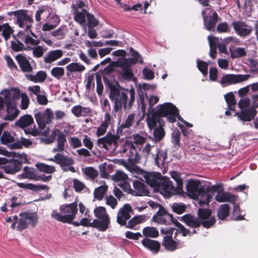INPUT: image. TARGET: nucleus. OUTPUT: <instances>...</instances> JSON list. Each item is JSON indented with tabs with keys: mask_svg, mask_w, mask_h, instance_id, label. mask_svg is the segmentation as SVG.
<instances>
[{
	"mask_svg": "<svg viewBox=\"0 0 258 258\" xmlns=\"http://www.w3.org/2000/svg\"><path fill=\"white\" fill-rule=\"evenodd\" d=\"M103 81L109 89V98L114 103V109L116 111L122 107L124 109L131 108L135 102V92L134 89L124 90L123 91L117 88L106 77H103Z\"/></svg>",
	"mask_w": 258,
	"mask_h": 258,
	"instance_id": "obj_1",
	"label": "nucleus"
},
{
	"mask_svg": "<svg viewBox=\"0 0 258 258\" xmlns=\"http://www.w3.org/2000/svg\"><path fill=\"white\" fill-rule=\"evenodd\" d=\"M177 108L172 103L167 102L160 104L157 106L156 110L152 109L150 115H148L147 121L149 127L151 128L157 125V122H164L162 117H166L167 120L171 123L175 122L174 115L176 114Z\"/></svg>",
	"mask_w": 258,
	"mask_h": 258,
	"instance_id": "obj_2",
	"label": "nucleus"
},
{
	"mask_svg": "<svg viewBox=\"0 0 258 258\" xmlns=\"http://www.w3.org/2000/svg\"><path fill=\"white\" fill-rule=\"evenodd\" d=\"M106 211H93V214L96 217L92 219L93 213L87 211L85 214V217L81 220V225L90 226L97 228L99 231H105L108 227L109 217L105 213Z\"/></svg>",
	"mask_w": 258,
	"mask_h": 258,
	"instance_id": "obj_3",
	"label": "nucleus"
},
{
	"mask_svg": "<svg viewBox=\"0 0 258 258\" xmlns=\"http://www.w3.org/2000/svg\"><path fill=\"white\" fill-rule=\"evenodd\" d=\"M183 221L188 226L199 227L201 225L204 227L209 228L215 223V219L211 215V211H198V217L186 214L182 217Z\"/></svg>",
	"mask_w": 258,
	"mask_h": 258,
	"instance_id": "obj_4",
	"label": "nucleus"
},
{
	"mask_svg": "<svg viewBox=\"0 0 258 258\" xmlns=\"http://www.w3.org/2000/svg\"><path fill=\"white\" fill-rule=\"evenodd\" d=\"M8 15L14 16L17 18V24L19 27L26 31L30 30L34 23L32 14H29L28 11L25 9L9 12Z\"/></svg>",
	"mask_w": 258,
	"mask_h": 258,
	"instance_id": "obj_5",
	"label": "nucleus"
},
{
	"mask_svg": "<svg viewBox=\"0 0 258 258\" xmlns=\"http://www.w3.org/2000/svg\"><path fill=\"white\" fill-rule=\"evenodd\" d=\"M155 190L159 192L165 198H169L174 195H182L177 191L173 182L167 176H163L158 181Z\"/></svg>",
	"mask_w": 258,
	"mask_h": 258,
	"instance_id": "obj_6",
	"label": "nucleus"
},
{
	"mask_svg": "<svg viewBox=\"0 0 258 258\" xmlns=\"http://www.w3.org/2000/svg\"><path fill=\"white\" fill-rule=\"evenodd\" d=\"M20 218L18 220L17 228L19 231H22L27 228L29 224L35 227L38 222V215L36 212L32 211H24L19 214Z\"/></svg>",
	"mask_w": 258,
	"mask_h": 258,
	"instance_id": "obj_7",
	"label": "nucleus"
},
{
	"mask_svg": "<svg viewBox=\"0 0 258 258\" xmlns=\"http://www.w3.org/2000/svg\"><path fill=\"white\" fill-rule=\"evenodd\" d=\"M47 160L54 162L59 165L61 169L64 172L69 171L73 173L76 172L75 168L73 166L75 161L72 158L68 156L57 153L53 158H48Z\"/></svg>",
	"mask_w": 258,
	"mask_h": 258,
	"instance_id": "obj_8",
	"label": "nucleus"
},
{
	"mask_svg": "<svg viewBox=\"0 0 258 258\" xmlns=\"http://www.w3.org/2000/svg\"><path fill=\"white\" fill-rule=\"evenodd\" d=\"M187 195L192 199L204 198V186L201 185L200 180L193 179L188 180L186 184Z\"/></svg>",
	"mask_w": 258,
	"mask_h": 258,
	"instance_id": "obj_9",
	"label": "nucleus"
},
{
	"mask_svg": "<svg viewBox=\"0 0 258 258\" xmlns=\"http://www.w3.org/2000/svg\"><path fill=\"white\" fill-rule=\"evenodd\" d=\"M34 117L39 128L42 130L46 127V124L52 123V120L54 118V114L52 110L47 108L44 112L35 113Z\"/></svg>",
	"mask_w": 258,
	"mask_h": 258,
	"instance_id": "obj_10",
	"label": "nucleus"
},
{
	"mask_svg": "<svg viewBox=\"0 0 258 258\" xmlns=\"http://www.w3.org/2000/svg\"><path fill=\"white\" fill-rule=\"evenodd\" d=\"M223 190L224 187L222 183L208 186L207 187H204V198H201L199 200V205L200 206L208 205L211 201L214 194L217 192L218 194Z\"/></svg>",
	"mask_w": 258,
	"mask_h": 258,
	"instance_id": "obj_11",
	"label": "nucleus"
},
{
	"mask_svg": "<svg viewBox=\"0 0 258 258\" xmlns=\"http://www.w3.org/2000/svg\"><path fill=\"white\" fill-rule=\"evenodd\" d=\"M112 135L107 133L104 137L100 138L97 140V146L105 149L108 150L112 145L116 148L118 146V140L120 137L118 135Z\"/></svg>",
	"mask_w": 258,
	"mask_h": 258,
	"instance_id": "obj_12",
	"label": "nucleus"
},
{
	"mask_svg": "<svg viewBox=\"0 0 258 258\" xmlns=\"http://www.w3.org/2000/svg\"><path fill=\"white\" fill-rule=\"evenodd\" d=\"M249 77V74H226L223 76L220 83L223 87H225L244 82L247 80Z\"/></svg>",
	"mask_w": 258,
	"mask_h": 258,
	"instance_id": "obj_13",
	"label": "nucleus"
},
{
	"mask_svg": "<svg viewBox=\"0 0 258 258\" xmlns=\"http://www.w3.org/2000/svg\"><path fill=\"white\" fill-rule=\"evenodd\" d=\"M77 211H54L51 216L56 220L62 222L70 223L74 219Z\"/></svg>",
	"mask_w": 258,
	"mask_h": 258,
	"instance_id": "obj_14",
	"label": "nucleus"
},
{
	"mask_svg": "<svg viewBox=\"0 0 258 258\" xmlns=\"http://www.w3.org/2000/svg\"><path fill=\"white\" fill-rule=\"evenodd\" d=\"M232 25L236 33L240 37H245L250 34L253 31V28L250 26L242 21L233 22Z\"/></svg>",
	"mask_w": 258,
	"mask_h": 258,
	"instance_id": "obj_15",
	"label": "nucleus"
},
{
	"mask_svg": "<svg viewBox=\"0 0 258 258\" xmlns=\"http://www.w3.org/2000/svg\"><path fill=\"white\" fill-rule=\"evenodd\" d=\"M216 201L219 203L228 202L234 205L233 210H236L235 205L238 201V197L230 192L222 190L218 192L215 198Z\"/></svg>",
	"mask_w": 258,
	"mask_h": 258,
	"instance_id": "obj_16",
	"label": "nucleus"
},
{
	"mask_svg": "<svg viewBox=\"0 0 258 258\" xmlns=\"http://www.w3.org/2000/svg\"><path fill=\"white\" fill-rule=\"evenodd\" d=\"M7 164L1 168L4 170L5 173L8 174H15L20 171L22 167V162L18 160H9Z\"/></svg>",
	"mask_w": 258,
	"mask_h": 258,
	"instance_id": "obj_17",
	"label": "nucleus"
},
{
	"mask_svg": "<svg viewBox=\"0 0 258 258\" xmlns=\"http://www.w3.org/2000/svg\"><path fill=\"white\" fill-rule=\"evenodd\" d=\"M134 189L132 191V195L134 196H143L149 193L148 186L142 181L135 180L133 181Z\"/></svg>",
	"mask_w": 258,
	"mask_h": 258,
	"instance_id": "obj_18",
	"label": "nucleus"
},
{
	"mask_svg": "<svg viewBox=\"0 0 258 258\" xmlns=\"http://www.w3.org/2000/svg\"><path fill=\"white\" fill-rule=\"evenodd\" d=\"M152 219L160 224L168 225L173 221L172 215L167 212V211H158Z\"/></svg>",
	"mask_w": 258,
	"mask_h": 258,
	"instance_id": "obj_19",
	"label": "nucleus"
},
{
	"mask_svg": "<svg viewBox=\"0 0 258 258\" xmlns=\"http://www.w3.org/2000/svg\"><path fill=\"white\" fill-rule=\"evenodd\" d=\"M202 14L204 17V23L206 30L214 31L219 17L217 12H214L213 15L209 17L204 16V11H203Z\"/></svg>",
	"mask_w": 258,
	"mask_h": 258,
	"instance_id": "obj_20",
	"label": "nucleus"
},
{
	"mask_svg": "<svg viewBox=\"0 0 258 258\" xmlns=\"http://www.w3.org/2000/svg\"><path fill=\"white\" fill-rule=\"evenodd\" d=\"M51 15L49 8L46 6H42L40 7L36 12L35 20L38 23H40L41 20L44 21H49L48 19Z\"/></svg>",
	"mask_w": 258,
	"mask_h": 258,
	"instance_id": "obj_21",
	"label": "nucleus"
},
{
	"mask_svg": "<svg viewBox=\"0 0 258 258\" xmlns=\"http://www.w3.org/2000/svg\"><path fill=\"white\" fill-rule=\"evenodd\" d=\"M144 177L146 180V183L151 187H154L155 189L159 182L158 181L162 177V176L160 173L158 172H146L144 174Z\"/></svg>",
	"mask_w": 258,
	"mask_h": 258,
	"instance_id": "obj_22",
	"label": "nucleus"
},
{
	"mask_svg": "<svg viewBox=\"0 0 258 258\" xmlns=\"http://www.w3.org/2000/svg\"><path fill=\"white\" fill-rule=\"evenodd\" d=\"M15 58L23 72L30 73L32 71V67L25 56L21 54H18L16 56Z\"/></svg>",
	"mask_w": 258,
	"mask_h": 258,
	"instance_id": "obj_23",
	"label": "nucleus"
},
{
	"mask_svg": "<svg viewBox=\"0 0 258 258\" xmlns=\"http://www.w3.org/2000/svg\"><path fill=\"white\" fill-rule=\"evenodd\" d=\"M34 123V119L31 115L25 114L21 116L20 118L16 121L15 125L22 129L27 128Z\"/></svg>",
	"mask_w": 258,
	"mask_h": 258,
	"instance_id": "obj_24",
	"label": "nucleus"
},
{
	"mask_svg": "<svg viewBox=\"0 0 258 258\" xmlns=\"http://www.w3.org/2000/svg\"><path fill=\"white\" fill-rule=\"evenodd\" d=\"M63 51L61 49H56L48 51L43 57L46 63H51L60 58L63 55Z\"/></svg>",
	"mask_w": 258,
	"mask_h": 258,
	"instance_id": "obj_25",
	"label": "nucleus"
},
{
	"mask_svg": "<svg viewBox=\"0 0 258 258\" xmlns=\"http://www.w3.org/2000/svg\"><path fill=\"white\" fill-rule=\"evenodd\" d=\"M256 111L253 108H249L237 112L236 114L243 121H250L253 119L256 115Z\"/></svg>",
	"mask_w": 258,
	"mask_h": 258,
	"instance_id": "obj_26",
	"label": "nucleus"
},
{
	"mask_svg": "<svg viewBox=\"0 0 258 258\" xmlns=\"http://www.w3.org/2000/svg\"><path fill=\"white\" fill-rule=\"evenodd\" d=\"M72 112L75 116L79 117L90 115L92 110L89 107H85L79 105L74 106L72 109Z\"/></svg>",
	"mask_w": 258,
	"mask_h": 258,
	"instance_id": "obj_27",
	"label": "nucleus"
},
{
	"mask_svg": "<svg viewBox=\"0 0 258 258\" xmlns=\"http://www.w3.org/2000/svg\"><path fill=\"white\" fill-rule=\"evenodd\" d=\"M178 243L172 239L171 235H167L163 238L162 245L168 251H174L177 248Z\"/></svg>",
	"mask_w": 258,
	"mask_h": 258,
	"instance_id": "obj_28",
	"label": "nucleus"
},
{
	"mask_svg": "<svg viewBox=\"0 0 258 258\" xmlns=\"http://www.w3.org/2000/svg\"><path fill=\"white\" fill-rule=\"evenodd\" d=\"M111 117L109 113H107L104 116V121L102 122L98 127L96 135L97 137L103 136L106 132L107 127L110 123Z\"/></svg>",
	"mask_w": 258,
	"mask_h": 258,
	"instance_id": "obj_29",
	"label": "nucleus"
},
{
	"mask_svg": "<svg viewBox=\"0 0 258 258\" xmlns=\"http://www.w3.org/2000/svg\"><path fill=\"white\" fill-rule=\"evenodd\" d=\"M170 175L171 178L176 182V186L175 187L177 191L180 192L183 195L184 194L183 190V182L182 178L181 177L180 173L177 171H172L170 172Z\"/></svg>",
	"mask_w": 258,
	"mask_h": 258,
	"instance_id": "obj_30",
	"label": "nucleus"
},
{
	"mask_svg": "<svg viewBox=\"0 0 258 258\" xmlns=\"http://www.w3.org/2000/svg\"><path fill=\"white\" fill-rule=\"evenodd\" d=\"M25 77L28 80L34 83H42L46 79L47 74L45 72L40 71L38 72L35 75L26 74Z\"/></svg>",
	"mask_w": 258,
	"mask_h": 258,
	"instance_id": "obj_31",
	"label": "nucleus"
},
{
	"mask_svg": "<svg viewBox=\"0 0 258 258\" xmlns=\"http://www.w3.org/2000/svg\"><path fill=\"white\" fill-rule=\"evenodd\" d=\"M102 183L103 184L96 188L94 191V198L99 201H101L103 199L108 189V186L105 184V182L102 181L100 183L101 184Z\"/></svg>",
	"mask_w": 258,
	"mask_h": 258,
	"instance_id": "obj_32",
	"label": "nucleus"
},
{
	"mask_svg": "<svg viewBox=\"0 0 258 258\" xmlns=\"http://www.w3.org/2000/svg\"><path fill=\"white\" fill-rule=\"evenodd\" d=\"M143 245L151 250L159 251L160 244L157 241L148 238H145L142 241Z\"/></svg>",
	"mask_w": 258,
	"mask_h": 258,
	"instance_id": "obj_33",
	"label": "nucleus"
},
{
	"mask_svg": "<svg viewBox=\"0 0 258 258\" xmlns=\"http://www.w3.org/2000/svg\"><path fill=\"white\" fill-rule=\"evenodd\" d=\"M58 137L56 139L57 145L60 149H65V144L67 143V136L68 134V131L64 130L63 132L57 131Z\"/></svg>",
	"mask_w": 258,
	"mask_h": 258,
	"instance_id": "obj_34",
	"label": "nucleus"
},
{
	"mask_svg": "<svg viewBox=\"0 0 258 258\" xmlns=\"http://www.w3.org/2000/svg\"><path fill=\"white\" fill-rule=\"evenodd\" d=\"M68 76L73 72H82L85 70V67L78 62H72L66 67Z\"/></svg>",
	"mask_w": 258,
	"mask_h": 258,
	"instance_id": "obj_35",
	"label": "nucleus"
},
{
	"mask_svg": "<svg viewBox=\"0 0 258 258\" xmlns=\"http://www.w3.org/2000/svg\"><path fill=\"white\" fill-rule=\"evenodd\" d=\"M224 98L227 104L228 109L230 110L234 111L236 101L234 94L232 92H229L224 95Z\"/></svg>",
	"mask_w": 258,
	"mask_h": 258,
	"instance_id": "obj_36",
	"label": "nucleus"
},
{
	"mask_svg": "<svg viewBox=\"0 0 258 258\" xmlns=\"http://www.w3.org/2000/svg\"><path fill=\"white\" fill-rule=\"evenodd\" d=\"M18 185L21 188L31 189L32 190H47L48 186L45 185L37 186L32 183H18Z\"/></svg>",
	"mask_w": 258,
	"mask_h": 258,
	"instance_id": "obj_37",
	"label": "nucleus"
},
{
	"mask_svg": "<svg viewBox=\"0 0 258 258\" xmlns=\"http://www.w3.org/2000/svg\"><path fill=\"white\" fill-rule=\"evenodd\" d=\"M132 211H119L117 217V222L121 225H125L126 221L131 218L130 212Z\"/></svg>",
	"mask_w": 258,
	"mask_h": 258,
	"instance_id": "obj_38",
	"label": "nucleus"
},
{
	"mask_svg": "<svg viewBox=\"0 0 258 258\" xmlns=\"http://www.w3.org/2000/svg\"><path fill=\"white\" fill-rule=\"evenodd\" d=\"M51 20H52L51 24L46 23L43 25L42 30L43 31H48L54 29L59 23V19L56 16H52Z\"/></svg>",
	"mask_w": 258,
	"mask_h": 258,
	"instance_id": "obj_39",
	"label": "nucleus"
},
{
	"mask_svg": "<svg viewBox=\"0 0 258 258\" xmlns=\"http://www.w3.org/2000/svg\"><path fill=\"white\" fill-rule=\"evenodd\" d=\"M135 116V114L134 113L129 114L127 116L125 122L122 123L121 125L117 129V133L119 134V133H121L123 128H130L132 125L134 121Z\"/></svg>",
	"mask_w": 258,
	"mask_h": 258,
	"instance_id": "obj_40",
	"label": "nucleus"
},
{
	"mask_svg": "<svg viewBox=\"0 0 258 258\" xmlns=\"http://www.w3.org/2000/svg\"><path fill=\"white\" fill-rule=\"evenodd\" d=\"M158 127H155L154 130V137L156 142L160 141L165 136V132L163 128L164 122L161 121Z\"/></svg>",
	"mask_w": 258,
	"mask_h": 258,
	"instance_id": "obj_41",
	"label": "nucleus"
},
{
	"mask_svg": "<svg viewBox=\"0 0 258 258\" xmlns=\"http://www.w3.org/2000/svg\"><path fill=\"white\" fill-rule=\"evenodd\" d=\"M36 167L39 171L47 174H51L55 171V169L54 166L48 165L42 163L36 164Z\"/></svg>",
	"mask_w": 258,
	"mask_h": 258,
	"instance_id": "obj_42",
	"label": "nucleus"
},
{
	"mask_svg": "<svg viewBox=\"0 0 258 258\" xmlns=\"http://www.w3.org/2000/svg\"><path fill=\"white\" fill-rule=\"evenodd\" d=\"M74 14H75V20L80 24H83L86 21V14L87 15L88 13L85 9H83L82 12H79L78 10L74 9Z\"/></svg>",
	"mask_w": 258,
	"mask_h": 258,
	"instance_id": "obj_43",
	"label": "nucleus"
},
{
	"mask_svg": "<svg viewBox=\"0 0 258 258\" xmlns=\"http://www.w3.org/2000/svg\"><path fill=\"white\" fill-rule=\"evenodd\" d=\"M83 173L91 180H94L98 176V172L93 167H88L83 170Z\"/></svg>",
	"mask_w": 258,
	"mask_h": 258,
	"instance_id": "obj_44",
	"label": "nucleus"
},
{
	"mask_svg": "<svg viewBox=\"0 0 258 258\" xmlns=\"http://www.w3.org/2000/svg\"><path fill=\"white\" fill-rule=\"evenodd\" d=\"M23 170L24 173L21 175L23 178L36 180L37 175L35 174L34 169H30L28 167H25Z\"/></svg>",
	"mask_w": 258,
	"mask_h": 258,
	"instance_id": "obj_45",
	"label": "nucleus"
},
{
	"mask_svg": "<svg viewBox=\"0 0 258 258\" xmlns=\"http://www.w3.org/2000/svg\"><path fill=\"white\" fill-rule=\"evenodd\" d=\"M11 45L12 49L15 52L26 50L28 49V46L25 47L23 43L19 40H17L16 41H12L11 42Z\"/></svg>",
	"mask_w": 258,
	"mask_h": 258,
	"instance_id": "obj_46",
	"label": "nucleus"
},
{
	"mask_svg": "<svg viewBox=\"0 0 258 258\" xmlns=\"http://www.w3.org/2000/svg\"><path fill=\"white\" fill-rule=\"evenodd\" d=\"M143 232L146 237H156L159 235L158 231L155 227H146Z\"/></svg>",
	"mask_w": 258,
	"mask_h": 258,
	"instance_id": "obj_47",
	"label": "nucleus"
},
{
	"mask_svg": "<svg viewBox=\"0 0 258 258\" xmlns=\"http://www.w3.org/2000/svg\"><path fill=\"white\" fill-rule=\"evenodd\" d=\"M0 139L1 143L4 145L12 143L15 141V138L11 135L10 133L7 131L4 132Z\"/></svg>",
	"mask_w": 258,
	"mask_h": 258,
	"instance_id": "obj_48",
	"label": "nucleus"
},
{
	"mask_svg": "<svg viewBox=\"0 0 258 258\" xmlns=\"http://www.w3.org/2000/svg\"><path fill=\"white\" fill-rule=\"evenodd\" d=\"M51 75L56 79L59 80L64 75V70L61 67H54L51 70Z\"/></svg>",
	"mask_w": 258,
	"mask_h": 258,
	"instance_id": "obj_49",
	"label": "nucleus"
},
{
	"mask_svg": "<svg viewBox=\"0 0 258 258\" xmlns=\"http://www.w3.org/2000/svg\"><path fill=\"white\" fill-rule=\"evenodd\" d=\"M181 134L179 130L174 131L171 134L172 143L175 147H179L181 145L180 143Z\"/></svg>",
	"mask_w": 258,
	"mask_h": 258,
	"instance_id": "obj_50",
	"label": "nucleus"
},
{
	"mask_svg": "<svg viewBox=\"0 0 258 258\" xmlns=\"http://www.w3.org/2000/svg\"><path fill=\"white\" fill-rule=\"evenodd\" d=\"M148 219L145 215H140L133 217L128 222L129 227H133L135 225L143 222Z\"/></svg>",
	"mask_w": 258,
	"mask_h": 258,
	"instance_id": "obj_51",
	"label": "nucleus"
},
{
	"mask_svg": "<svg viewBox=\"0 0 258 258\" xmlns=\"http://www.w3.org/2000/svg\"><path fill=\"white\" fill-rule=\"evenodd\" d=\"M28 50H33V55L37 58H40L42 57L44 54V51L46 50L43 49L41 46H37L35 47H31L28 46Z\"/></svg>",
	"mask_w": 258,
	"mask_h": 258,
	"instance_id": "obj_52",
	"label": "nucleus"
},
{
	"mask_svg": "<svg viewBox=\"0 0 258 258\" xmlns=\"http://www.w3.org/2000/svg\"><path fill=\"white\" fill-rule=\"evenodd\" d=\"M197 67L199 70L204 75H207L208 64L203 60H199L197 61Z\"/></svg>",
	"mask_w": 258,
	"mask_h": 258,
	"instance_id": "obj_53",
	"label": "nucleus"
},
{
	"mask_svg": "<svg viewBox=\"0 0 258 258\" xmlns=\"http://www.w3.org/2000/svg\"><path fill=\"white\" fill-rule=\"evenodd\" d=\"M231 57L233 58L240 57L246 55L245 49L242 47H238L235 50L230 52Z\"/></svg>",
	"mask_w": 258,
	"mask_h": 258,
	"instance_id": "obj_54",
	"label": "nucleus"
},
{
	"mask_svg": "<svg viewBox=\"0 0 258 258\" xmlns=\"http://www.w3.org/2000/svg\"><path fill=\"white\" fill-rule=\"evenodd\" d=\"M87 22L88 28H90L96 27L99 24L98 20L95 18L94 15L89 13L87 14Z\"/></svg>",
	"mask_w": 258,
	"mask_h": 258,
	"instance_id": "obj_55",
	"label": "nucleus"
},
{
	"mask_svg": "<svg viewBox=\"0 0 258 258\" xmlns=\"http://www.w3.org/2000/svg\"><path fill=\"white\" fill-rule=\"evenodd\" d=\"M69 142L72 148L75 149L82 146L81 140L77 137H70Z\"/></svg>",
	"mask_w": 258,
	"mask_h": 258,
	"instance_id": "obj_56",
	"label": "nucleus"
},
{
	"mask_svg": "<svg viewBox=\"0 0 258 258\" xmlns=\"http://www.w3.org/2000/svg\"><path fill=\"white\" fill-rule=\"evenodd\" d=\"M216 30L218 33L229 32L230 31L229 26L227 22H222L218 24L217 26Z\"/></svg>",
	"mask_w": 258,
	"mask_h": 258,
	"instance_id": "obj_57",
	"label": "nucleus"
},
{
	"mask_svg": "<svg viewBox=\"0 0 258 258\" xmlns=\"http://www.w3.org/2000/svg\"><path fill=\"white\" fill-rule=\"evenodd\" d=\"M159 101V98L157 96H151L148 100L149 107L148 109V114L150 115L152 112V109H154L153 106Z\"/></svg>",
	"mask_w": 258,
	"mask_h": 258,
	"instance_id": "obj_58",
	"label": "nucleus"
},
{
	"mask_svg": "<svg viewBox=\"0 0 258 258\" xmlns=\"http://www.w3.org/2000/svg\"><path fill=\"white\" fill-rule=\"evenodd\" d=\"M73 183L74 188L76 192H80L83 190L85 187V184L77 179L75 178L73 179Z\"/></svg>",
	"mask_w": 258,
	"mask_h": 258,
	"instance_id": "obj_59",
	"label": "nucleus"
},
{
	"mask_svg": "<svg viewBox=\"0 0 258 258\" xmlns=\"http://www.w3.org/2000/svg\"><path fill=\"white\" fill-rule=\"evenodd\" d=\"M121 75L124 80L130 81L134 77L133 70L131 69L122 70Z\"/></svg>",
	"mask_w": 258,
	"mask_h": 258,
	"instance_id": "obj_60",
	"label": "nucleus"
},
{
	"mask_svg": "<svg viewBox=\"0 0 258 258\" xmlns=\"http://www.w3.org/2000/svg\"><path fill=\"white\" fill-rule=\"evenodd\" d=\"M23 130L26 135H31L33 137L38 136L41 134V131L36 128L35 125L33 128H25Z\"/></svg>",
	"mask_w": 258,
	"mask_h": 258,
	"instance_id": "obj_61",
	"label": "nucleus"
},
{
	"mask_svg": "<svg viewBox=\"0 0 258 258\" xmlns=\"http://www.w3.org/2000/svg\"><path fill=\"white\" fill-rule=\"evenodd\" d=\"M106 204L112 209H114L117 204V201L113 196L110 195L106 197Z\"/></svg>",
	"mask_w": 258,
	"mask_h": 258,
	"instance_id": "obj_62",
	"label": "nucleus"
},
{
	"mask_svg": "<svg viewBox=\"0 0 258 258\" xmlns=\"http://www.w3.org/2000/svg\"><path fill=\"white\" fill-rule=\"evenodd\" d=\"M29 100L26 94H22L21 95V108L23 110L26 109L29 106Z\"/></svg>",
	"mask_w": 258,
	"mask_h": 258,
	"instance_id": "obj_63",
	"label": "nucleus"
},
{
	"mask_svg": "<svg viewBox=\"0 0 258 258\" xmlns=\"http://www.w3.org/2000/svg\"><path fill=\"white\" fill-rule=\"evenodd\" d=\"M113 179L115 181H125L127 179V175L122 171H118L116 174L113 176Z\"/></svg>",
	"mask_w": 258,
	"mask_h": 258,
	"instance_id": "obj_64",
	"label": "nucleus"
}]
</instances>
